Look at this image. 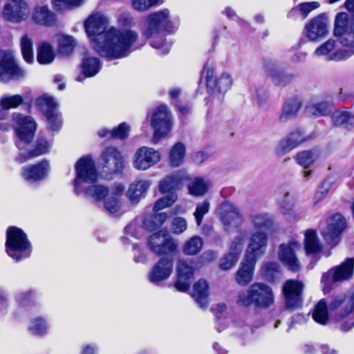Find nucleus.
<instances>
[{
	"label": "nucleus",
	"instance_id": "1",
	"mask_svg": "<svg viewBox=\"0 0 354 354\" xmlns=\"http://www.w3.org/2000/svg\"><path fill=\"white\" fill-rule=\"evenodd\" d=\"M107 19L102 14L91 15L85 21L86 33L94 50L102 57L120 59L129 53L138 34L131 30L107 29Z\"/></svg>",
	"mask_w": 354,
	"mask_h": 354
},
{
	"label": "nucleus",
	"instance_id": "2",
	"mask_svg": "<svg viewBox=\"0 0 354 354\" xmlns=\"http://www.w3.org/2000/svg\"><path fill=\"white\" fill-rule=\"evenodd\" d=\"M75 171L73 186L77 195L84 192L86 196L93 198L96 201L102 200L108 195L109 189L103 185H91L88 187L84 186V184H93L97 178L95 165L91 158H80L75 164Z\"/></svg>",
	"mask_w": 354,
	"mask_h": 354
},
{
	"label": "nucleus",
	"instance_id": "3",
	"mask_svg": "<svg viewBox=\"0 0 354 354\" xmlns=\"http://www.w3.org/2000/svg\"><path fill=\"white\" fill-rule=\"evenodd\" d=\"M349 25L348 14L340 12L337 15L335 21L334 35L344 48L338 49L329 55L327 61L340 62L346 60L354 55V31Z\"/></svg>",
	"mask_w": 354,
	"mask_h": 354
},
{
	"label": "nucleus",
	"instance_id": "4",
	"mask_svg": "<svg viewBox=\"0 0 354 354\" xmlns=\"http://www.w3.org/2000/svg\"><path fill=\"white\" fill-rule=\"evenodd\" d=\"M274 302V295L270 286L264 283L252 284L245 291L239 293L236 303L239 306L248 307L254 305L259 308H268Z\"/></svg>",
	"mask_w": 354,
	"mask_h": 354
},
{
	"label": "nucleus",
	"instance_id": "5",
	"mask_svg": "<svg viewBox=\"0 0 354 354\" xmlns=\"http://www.w3.org/2000/svg\"><path fill=\"white\" fill-rule=\"evenodd\" d=\"M6 248L8 254L19 261L30 257V243L22 230L17 227H9L6 232Z\"/></svg>",
	"mask_w": 354,
	"mask_h": 354
},
{
	"label": "nucleus",
	"instance_id": "6",
	"mask_svg": "<svg viewBox=\"0 0 354 354\" xmlns=\"http://www.w3.org/2000/svg\"><path fill=\"white\" fill-rule=\"evenodd\" d=\"M12 120L13 127L19 138L16 145L19 150H22L26 145L32 141L37 129V124L32 117L20 113L13 114Z\"/></svg>",
	"mask_w": 354,
	"mask_h": 354
},
{
	"label": "nucleus",
	"instance_id": "7",
	"mask_svg": "<svg viewBox=\"0 0 354 354\" xmlns=\"http://www.w3.org/2000/svg\"><path fill=\"white\" fill-rule=\"evenodd\" d=\"M169 17V10L167 9L149 15L147 17L148 27L144 32L146 37H152L162 31L172 32L176 27Z\"/></svg>",
	"mask_w": 354,
	"mask_h": 354
},
{
	"label": "nucleus",
	"instance_id": "8",
	"mask_svg": "<svg viewBox=\"0 0 354 354\" xmlns=\"http://www.w3.org/2000/svg\"><path fill=\"white\" fill-rule=\"evenodd\" d=\"M346 227L345 218L336 213L326 220V227L321 230L325 241L331 247L336 246L340 241V236Z\"/></svg>",
	"mask_w": 354,
	"mask_h": 354
},
{
	"label": "nucleus",
	"instance_id": "9",
	"mask_svg": "<svg viewBox=\"0 0 354 354\" xmlns=\"http://www.w3.org/2000/svg\"><path fill=\"white\" fill-rule=\"evenodd\" d=\"M301 249V244L295 240L281 243L279 245L278 250L279 260L288 270L297 272L301 268L300 261L296 255V252Z\"/></svg>",
	"mask_w": 354,
	"mask_h": 354
},
{
	"label": "nucleus",
	"instance_id": "10",
	"mask_svg": "<svg viewBox=\"0 0 354 354\" xmlns=\"http://www.w3.org/2000/svg\"><path fill=\"white\" fill-rule=\"evenodd\" d=\"M24 75V70L17 65L12 55L0 50V81L7 83L11 80H19Z\"/></svg>",
	"mask_w": 354,
	"mask_h": 354
},
{
	"label": "nucleus",
	"instance_id": "11",
	"mask_svg": "<svg viewBox=\"0 0 354 354\" xmlns=\"http://www.w3.org/2000/svg\"><path fill=\"white\" fill-rule=\"evenodd\" d=\"M151 125L154 129L153 142L157 143L159 139L167 135L171 129V113L166 105H160L152 114Z\"/></svg>",
	"mask_w": 354,
	"mask_h": 354
},
{
	"label": "nucleus",
	"instance_id": "12",
	"mask_svg": "<svg viewBox=\"0 0 354 354\" xmlns=\"http://www.w3.org/2000/svg\"><path fill=\"white\" fill-rule=\"evenodd\" d=\"M100 165L104 172L120 173L124 168V159L119 150L112 146L106 147L100 157Z\"/></svg>",
	"mask_w": 354,
	"mask_h": 354
},
{
	"label": "nucleus",
	"instance_id": "13",
	"mask_svg": "<svg viewBox=\"0 0 354 354\" xmlns=\"http://www.w3.org/2000/svg\"><path fill=\"white\" fill-rule=\"evenodd\" d=\"M303 289L304 284L299 281L294 279L286 281L282 290L286 308L293 310L301 306Z\"/></svg>",
	"mask_w": 354,
	"mask_h": 354
},
{
	"label": "nucleus",
	"instance_id": "14",
	"mask_svg": "<svg viewBox=\"0 0 354 354\" xmlns=\"http://www.w3.org/2000/svg\"><path fill=\"white\" fill-rule=\"evenodd\" d=\"M306 37L310 41H317L328 34V20L325 14L319 15L311 19L304 28Z\"/></svg>",
	"mask_w": 354,
	"mask_h": 354
},
{
	"label": "nucleus",
	"instance_id": "15",
	"mask_svg": "<svg viewBox=\"0 0 354 354\" xmlns=\"http://www.w3.org/2000/svg\"><path fill=\"white\" fill-rule=\"evenodd\" d=\"M353 270L354 258H347L339 266L324 273L321 281L323 283L326 285L328 283L329 281L337 282L350 279L353 274Z\"/></svg>",
	"mask_w": 354,
	"mask_h": 354
},
{
	"label": "nucleus",
	"instance_id": "16",
	"mask_svg": "<svg viewBox=\"0 0 354 354\" xmlns=\"http://www.w3.org/2000/svg\"><path fill=\"white\" fill-rule=\"evenodd\" d=\"M37 104L45 112L48 124L53 131H57L62 125L61 118L56 111L57 103L52 96L44 95L37 100Z\"/></svg>",
	"mask_w": 354,
	"mask_h": 354
},
{
	"label": "nucleus",
	"instance_id": "17",
	"mask_svg": "<svg viewBox=\"0 0 354 354\" xmlns=\"http://www.w3.org/2000/svg\"><path fill=\"white\" fill-rule=\"evenodd\" d=\"M160 155L153 148L142 147L134 155L133 167L138 170H147L159 162Z\"/></svg>",
	"mask_w": 354,
	"mask_h": 354
},
{
	"label": "nucleus",
	"instance_id": "18",
	"mask_svg": "<svg viewBox=\"0 0 354 354\" xmlns=\"http://www.w3.org/2000/svg\"><path fill=\"white\" fill-rule=\"evenodd\" d=\"M216 214L226 227H236L242 222L243 216L239 209L229 202L221 203L216 209Z\"/></svg>",
	"mask_w": 354,
	"mask_h": 354
},
{
	"label": "nucleus",
	"instance_id": "19",
	"mask_svg": "<svg viewBox=\"0 0 354 354\" xmlns=\"http://www.w3.org/2000/svg\"><path fill=\"white\" fill-rule=\"evenodd\" d=\"M343 306L338 316L344 318L354 312V287L351 288L348 294L340 293L335 296L330 304L329 309L334 310Z\"/></svg>",
	"mask_w": 354,
	"mask_h": 354
},
{
	"label": "nucleus",
	"instance_id": "20",
	"mask_svg": "<svg viewBox=\"0 0 354 354\" xmlns=\"http://www.w3.org/2000/svg\"><path fill=\"white\" fill-rule=\"evenodd\" d=\"M267 245L268 235L266 233L263 231L252 233L245 257L257 261V258L265 252Z\"/></svg>",
	"mask_w": 354,
	"mask_h": 354
},
{
	"label": "nucleus",
	"instance_id": "21",
	"mask_svg": "<svg viewBox=\"0 0 354 354\" xmlns=\"http://www.w3.org/2000/svg\"><path fill=\"white\" fill-rule=\"evenodd\" d=\"M194 268L193 262L188 260H180L177 266V279L175 288L181 292L188 290L190 287V279L193 277Z\"/></svg>",
	"mask_w": 354,
	"mask_h": 354
},
{
	"label": "nucleus",
	"instance_id": "22",
	"mask_svg": "<svg viewBox=\"0 0 354 354\" xmlns=\"http://www.w3.org/2000/svg\"><path fill=\"white\" fill-rule=\"evenodd\" d=\"M26 3L22 0H9L5 5L3 17L6 21L19 23L26 17Z\"/></svg>",
	"mask_w": 354,
	"mask_h": 354
},
{
	"label": "nucleus",
	"instance_id": "23",
	"mask_svg": "<svg viewBox=\"0 0 354 354\" xmlns=\"http://www.w3.org/2000/svg\"><path fill=\"white\" fill-rule=\"evenodd\" d=\"M173 270V259L169 257L161 258L153 267L149 274V281L158 283L169 278Z\"/></svg>",
	"mask_w": 354,
	"mask_h": 354
},
{
	"label": "nucleus",
	"instance_id": "24",
	"mask_svg": "<svg viewBox=\"0 0 354 354\" xmlns=\"http://www.w3.org/2000/svg\"><path fill=\"white\" fill-rule=\"evenodd\" d=\"M256 263V260L244 257L235 274V280L239 285L245 286L252 281Z\"/></svg>",
	"mask_w": 354,
	"mask_h": 354
},
{
	"label": "nucleus",
	"instance_id": "25",
	"mask_svg": "<svg viewBox=\"0 0 354 354\" xmlns=\"http://www.w3.org/2000/svg\"><path fill=\"white\" fill-rule=\"evenodd\" d=\"M50 170V166L46 160H42L38 164L23 168L22 176L27 180L37 181L43 179Z\"/></svg>",
	"mask_w": 354,
	"mask_h": 354
},
{
	"label": "nucleus",
	"instance_id": "26",
	"mask_svg": "<svg viewBox=\"0 0 354 354\" xmlns=\"http://www.w3.org/2000/svg\"><path fill=\"white\" fill-rule=\"evenodd\" d=\"M151 186V182L148 180H136L132 183L127 192V198L132 204H138L142 198L145 196Z\"/></svg>",
	"mask_w": 354,
	"mask_h": 354
},
{
	"label": "nucleus",
	"instance_id": "27",
	"mask_svg": "<svg viewBox=\"0 0 354 354\" xmlns=\"http://www.w3.org/2000/svg\"><path fill=\"white\" fill-rule=\"evenodd\" d=\"M207 87L214 88H216L220 93H225L227 91L232 85V79L230 75L227 73H223L218 79L214 80L212 74L207 72Z\"/></svg>",
	"mask_w": 354,
	"mask_h": 354
},
{
	"label": "nucleus",
	"instance_id": "28",
	"mask_svg": "<svg viewBox=\"0 0 354 354\" xmlns=\"http://www.w3.org/2000/svg\"><path fill=\"white\" fill-rule=\"evenodd\" d=\"M49 145L46 139L39 138L37 140L35 147L27 153H20L17 158V161L19 163H24L29 159L36 158L43 155L48 151Z\"/></svg>",
	"mask_w": 354,
	"mask_h": 354
},
{
	"label": "nucleus",
	"instance_id": "29",
	"mask_svg": "<svg viewBox=\"0 0 354 354\" xmlns=\"http://www.w3.org/2000/svg\"><path fill=\"white\" fill-rule=\"evenodd\" d=\"M301 107V102L298 98H292L285 102L279 118L280 122H286L296 117Z\"/></svg>",
	"mask_w": 354,
	"mask_h": 354
},
{
	"label": "nucleus",
	"instance_id": "30",
	"mask_svg": "<svg viewBox=\"0 0 354 354\" xmlns=\"http://www.w3.org/2000/svg\"><path fill=\"white\" fill-rule=\"evenodd\" d=\"M57 41L58 43L57 53L62 57L69 56L73 52L77 44L73 37L64 34L57 35Z\"/></svg>",
	"mask_w": 354,
	"mask_h": 354
},
{
	"label": "nucleus",
	"instance_id": "31",
	"mask_svg": "<svg viewBox=\"0 0 354 354\" xmlns=\"http://www.w3.org/2000/svg\"><path fill=\"white\" fill-rule=\"evenodd\" d=\"M305 250L307 254L315 256L320 253L322 245L317 236L315 230H308L305 232Z\"/></svg>",
	"mask_w": 354,
	"mask_h": 354
},
{
	"label": "nucleus",
	"instance_id": "32",
	"mask_svg": "<svg viewBox=\"0 0 354 354\" xmlns=\"http://www.w3.org/2000/svg\"><path fill=\"white\" fill-rule=\"evenodd\" d=\"M33 19L36 23L47 26H54L57 21L55 15L47 6L37 8L35 11Z\"/></svg>",
	"mask_w": 354,
	"mask_h": 354
},
{
	"label": "nucleus",
	"instance_id": "33",
	"mask_svg": "<svg viewBox=\"0 0 354 354\" xmlns=\"http://www.w3.org/2000/svg\"><path fill=\"white\" fill-rule=\"evenodd\" d=\"M208 283L204 279H200L194 285L192 297L201 308L207 304Z\"/></svg>",
	"mask_w": 354,
	"mask_h": 354
},
{
	"label": "nucleus",
	"instance_id": "34",
	"mask_svg": "<svg viewBox=\"0 0 354 354\" xmlns=\"http://www.w3.org/2000/svg\"><path fill=\"white\" fill-rule=\"evenodd\" d=\"M305 111L309 116H325L330 113V106L327 102H311L306 106Z\"/></svg>",
	"mask_w": 354,
	"mask_h": 354
},
{
	"label": "nucleus",
	"instance_id": "35",
	"mask_svg": "<svg viewBox=\"0 0 354 354\" xmlns=\"http://www.w3.org/2000/svg\"><path fill=\"white\" fill-rule=\"evenodd\" d=\"M332 121L335 126H344L347 129L354 128V115L347 111H336L332 115Z\"/></svg>",
	"mask_w": 354,
	"mask_h": 354
},
{
	"label": "nucleus",
	"instance_id": "36",
	"mask_svg": "<svg viewBox=\"0 0 354 354\" xmlns=\"http://www.w3.org/2000/svg\"><path fill=\"white\" fill-rule=\"evenodd\" d=\"M209 187V183L198 177L192 179L188 185L189 192L194 196H203Z\"/></svg>",
	"mask_w": 354,
	"mask_h": 354
},
{
	"label": "nucleus",
	"instance_id": "37",
	"mask_svg": "<svg viewBox=\"0 0 354 354\" xmlns=\"http://www.w3.org/2000/svg\"><path fill=\"white\" fill-rule=\"evenodd\" d=\"M203 246V241L199 236H194L185 242L183 252L186 255H195L201 252Z\"/></svg>",
	"mask_w": 354,
	"mask_h": 354
},
{
	"label": "nucleus",
	"instance_id": "38",
	"mask_svg": "<svg viewBox=\"0 0 354 354\" xmlns=\"http://www.w3.org/2000/svg\"><path fill=\"white\" fill-rule=\"evenodd\" d=\"M250 219L253 227L258 230H267L272 226V221L266 213H257L250 215Z\"/></svg>",
	"mask_w": 354,
	"mask_h": 354
},
{
	"label": "nucleus",
	"instance_id": "39",
	"mask_svg": "<svg viewBox=\"0 0 354 354\" xmlns=\"http://www.w3.org/2000/svg\"><path fill=\"white\" fill-rule=\"evenodd\" d=\"M82 72L85 77H93L99 73L100 62L97 58H84L82 64Z\"/></svg>",
	"mask_w": 354,
	"mask_h": 354
},
{
	"label": "nucleus",
	"instance_id": "40",
	"mask_svg": "<svg viewBox=\"0 0 354 354\" xmlns=\"http://www.w3.org/2000/svg\"><path fill=\"white\" fill-rule=\"evenodd\" d=\"M313 318L316 322L322 325L327 324L328 320V306L324 299L320 300L315 306Z\"/></svg>",
	"mask_w": 354,
	"mask_h": 354
},
{
	"label": "nucleus",
	"instance_id": "41",
	"mask_svg": "<svg viewBox=\"0 0 354 354\" xmlns=\"http://www.w3.org/2000/svg\"><path fill=\"white\" fill-rule=\"evenodd\" d=\"M169 236L166 230H161L158 232L153 233L148 239V247L154 253L161 251L160 244L164 243L163 241H165V239Z\"/></svg>",
	"mask_w": 354,
	"mask_h": 354
},
{
	"label": "nucleus",
	"instance_id": "42",
	"mask_svg": "<svg viewBox=\"0 0 354 354\" xmlns=\"http://www.w3.org/2000/svg\"><path fill=\"white\" fill-rule=\"evenodd\" d=\"M55 55L52 46L48 43H42L38 49L37 61L40 64H49L53 61Z\"/></svg>",
	"mask_w": 354,
	"mask_h": 354
},
{
	"label": "nucleus",
	"instance_id": "43",
	"mask_svg": "<svg viewBox=\"0 0 354 354\" xmlns=\"http://www.w3.org/2000/svg\"><path fill=\"white\" fill-rule=\"evenodd\" d=\"M185 153V147L183 144L178 142L171 148L169 155V161L173 167H178L182 163Z\"/></svg>",
	"mask_w": 354,
	"mask_h": 354
},
{
	"label": "nucleus",
	"instance_id": "44",
	"mask_svg": "<svg viewBox=\"0 0 354 354\" xmlns=\"http://www.w3.org/2000/svg\"><path fill=\"white\" fill-rule=\"evenodd\" d=\"M261 272L267 280L274 281L280 272V266L277 262H268L261 267Z\"/></svg>",
	"mask_w": 354,
	"mask_h": 354
},
{
	"label": "nucleus",
	"instance_id": "45",
	"mask_svg": "<svg viewBox=\"0 0 354 354\" xmlns=\"http://www.w3.org/2000/svg\"><path fill=\"white\" fill-rule=\"evenodd\" d=\"M180 181V177L176 174L169 176L160 181L159 185L160 191L162 193L169 192L176 189Z\"/></svg>",
	"mask_w": 354,
	"mask_h": 354
},
{
	"label": "nucleus",
	"instance_id": "46",
	"mask_svg": "<svg viewBox=\"0 0 354 354\" xmlns=\"http://www.w3.org/2000/svg\"><path fill=\"white\" fill-rule=\"evenodd\" d=\"M21 48L25 61L32 63L34 60L32 41L27 35L23 36L21 39Z\"/></svg>",
	"mask_w": 354,
	"mask_h": 354
},
{
	"label": "nucleus",
	"instance_id": "47",
	"mask_svg": "<svg viewBox=\"0 0 354 354\" xmlns=\"http://www.w3.org/2000/svg\"><path fill=\"white\" fill-rule=\"evenodd\" d=\"M167 218V214L163 212L156 213L154 214L150 218L146 219L144 222V225L149 230H153L162 226Z\"/></svg>",
	"mask_w": 354,
	"mask_h": 354
},
{
	"label": "nucleus",
	"instance_id": "48",
	"mask_svg": "<svg viewBox=\"0 0 354 354\" xmlns=\"http://www.w3.org/2000/svg\"><path fill=\"white\" fill-rule=\"evenodd\" d=\"M23 102V97L20 95H3L0 98V106L4 110L17 107Z\"/></svg>",
	"mask_w": 354,
	"mask_h": 354
},
{
	"label": "nucleus",
	"instance_id": "49",
	"mask_svg": "<svg viewBox=\"0 0 354 354\" xmlns=\"http://www.w3.org/2000/svg\"><path fill=\"white\" fill-rule=\"evenodd\" d=\"M163 242L164 243L162 244H160L161 251L155 252V254L157 255L173 254L177 250L178 248V241L171 236L166 239L165 241Z\"/></svg>",
	"mask_w": 354,
	"mask_h": 354
},
{
	"label": "nucleus",
	"instance_id": "50",
	"mask_svg": "<svg viewBox=\"0 0 354 354\" xmlns=\"http://www.w3.org/2000/svg\"><path fill=\"white\" fill-rule=\"evenodd\" d=\"M335 180V178L333 176L327 177L323 180L315 194L316 203L322 201L327 195Z\"/></svg>",
	"mask_w": 354,
	"mask_h": 354
},
{
	"label": "nucleus",
	"instance_id": "51",
	"mask_svg": "<svg viewBox=\"0 0 354 354\" xmlns=\"http://www.w3.org/2000/svg\"><path fill=\"white\" fill-rule=\"evenodd\" d=\"M297 162L304 168L309 167L315 160L314 153L311 151H303L297 153Z\"/></svg>",
	"mask_w": 354,
	"mask_h": 354
},
{
	"label": "nucleus",
	"instance_id": "52",
	"mask_svg": "<svg viewBox=\"0 0 354 354\" xmlns=\"http://www.w3.org/2000/svg\"><path fill=\"white\" fill-rule=\"evenodd\" d=\"M335 46L336 41L333 39H330L319 46L315 50L314 54L317 56H327V59L330 55L334 53L333 51L335 50Z\"/></svg>",
	"mask_w": 354,
	"mask_h": 354
},
{
	"label": "nucleus",
	"instance_id": "53",
	"mask_svg": "<svg viewBox=\"0 0 354 354\" xmlns=\"http://www.w3.org/2000/svg\"><path fill=\"white\" fill-rule=\"evenodd\" d=\"M177 200V196L174 193H171L160 199H158L153 205V211L158 212L165 207L172 205Z\"/></svg>",
	"mask_w": 354,
	"mask_h": 354
},
{
	"label": "nucleus",
	"instance_id": "54",
	"mask_svg": "<svg viewBox=\"0 0 354 354\" xmlns=\"http://www.w3.org/2000/svg\"><path fill=\"white\" fill-rule=\"evenodd\" d=\"M210 204L207 200H205L201 203L196 204V210L194 216L196 219L197 225H201L205 214H207L209 210Z\"/></svg>",
	"mask_w": 354,
	"mask_h": 354
},
{
	"label": "nucleus",
	"instance_id": "55",
	"mask_svg": "<svg viewBox=\"0 0 354 354\" xmlns=\"http://www.w3.org/2000/svg\"><path fill=\"white\" fill-rule=\"evenodd\" d=\"M244 237L242 235H238L232 241L229 252L234 256L239 258L243 248Z\"/></svg>",
	"mask_w": 354,
	"mask_h": 354
},
{
	"label": "nucleus",
	"instance_id": "56",
	"mask_svg": "<svg viewBox=\"0 0 354 354\" xmlns=\"http://www.w3.org/2000/svg\"><path fill=\"white\" fill-rule=\"evenodd\" d=\"M29 330L34 335H41L46 333L47 326L41 319H35L31 322Z\"/></svg>",
	"mask_w": 354,
	"mask_h": 354
},
{
	"label": "nucleus",
	"instance_id": "57",
	"mask_svg": "<svg viewBox=\"0 0 354 354\" xmlns=\"http://www.w3.org/2000/svg\"><path fill=\"white\" fill-rule=\"evenodd\" d=\"M293 75L290 73H287L283 71H279L272 79L274 84L279 86H284L290 83L292 79Z\"/></svg>",
	"mask_w": 354,
	"mask_h": 354
},
{
	"label": "nucleus",
	"instance_id": "58",
	"mask_svg": "<svg viewBox=\"0 0 354 354\" xmlns=\"http://www.w3.org/2000/svg\"><path fill=\"white\" fill-rule=\"evenodd\" d=\"M294 149L290 141L286 136L278 142L275 148V153L279 156H284Z\"/></svg>",
	"mask_w": 354,
	"mask_h": 354
},
{
	"label": "nucleus",
	"instance_id": "59",
	"mask_svg": "<svg viewBox=\"0 0 354 354\" xmlns=\"http://www.w3.org/2000/svg\"><path fill=\"white\" fill-rule=\"evenodd\" d=\"M187 228V221L182 217L173 218L171 224V230L174 234H180Z\"/></svg>",
	"mask_w": 354,
	"mask_h": 354
},
{
	"label": "nucleus",
	"instance_id": "60",
	"mask_svg": "<svg viewBox=\"0 0 354 354\" xmlns=\"http://www.w3.org/2000/svg\"><path fill=\"white\" fill-rule=\"evenodd\" d=\"M239 258L236 256L231 254V253H227L221 259L219 268L223 270H229L235 266Z\"/></svg>",
	"mask_w": 354,
	"mask_h": 354
},
{
	"label": "nucleus",
	"instance_id": "61",
	"mask_svg": "<svg viewBox=\"0 0 354 354\" xmlns=\"http://www.w3.org/2000/svg\"><path fill=\"white\" fill-rule=\"evenodd\" d=\"M294 149L299 147L306 140L304 133L300 130L292 131L286 136Z\"/></svg>",
	"mask_w": 354,
	"mask_h": 354
},
{
	"label": "nucleus",
	"instance_id": "62",
	"mask_svg": "<svg viewBox=\"0 0 354 354\" xmlns=\"http://www.w3.org/2000/svg\"><path fill=\"white\" fill-rule=\"evenodd\" d=\"M129 126L127 123L123 122L111 131V136L114 138L124 140L129 136Z\"/></svg>",
	"mask_w": 354,
	"mask_h": 354
},
{
	"label": "nucleus",
	"instance_id": "63",
	"mask_svg": "<svg viewBox=\"0 0 354 354\" xmlns=\"http://www.w3.org/2000/svg\"><path fill=\"white\" fill-rule=\"evenodd\" d=\"M83 0H53L55 9L64 10L69 6H79Z\"/></svg>",
	"mask_w": 354,
	"mask_h": 354
},
{
	"label": "nucleus",
	"instance_id": "64",
	"mask_svg": "<svg viewBox=\"0 0 354 354\" xmlns=\"http://www.w3.org/2000/svg\"><path fill=\"white\" fill-rule=\"evenodd\" d=\"M279 205L283 214H290L294 207V201L292 198L290 197L288 193L286 194L281 201L279 202Z\"/></svg>",
	"mask_w": 354,
	"mask_h": 354
}]
</instances>
